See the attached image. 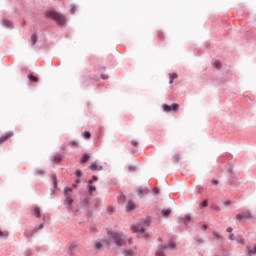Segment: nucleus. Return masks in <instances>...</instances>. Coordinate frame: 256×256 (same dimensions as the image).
Wrapping results in <instances>:
<instances>
[{"instance_id": "1", "label": "nucleus", "mask_w": 256, "mask_h": 256, "mask_svg": "<svg viewBox=\"0 0 256 256\" xmlns=\"http://www.w3.org/2000/svg\"><path fill=\"white\" fill-rule=\"evenodd\" d=\"M108 239L114 241L117 247H123V245H125V236H123V234L112 232L110 233V237Z\"/></svg>"}, {"instance_id": "2", "label": "nucleus", "mask_w": 256, "mask_h": 256, "mask_svg": "<svg viewBox=\"0 0 256 256\" xmlns=\"http://www.w3.org/2000/svg\"><path fill=\"white\" fill-rule=\"evenodd\" d=\"M46 16L49 17L50 19H54L58 25H65V16L63 14L57 13L55 11H48L46 13Z\"/></svg>"}, {"instance_id": "3", "label": "nucleus", "mask_w": 256, "mask_h": 256, "mask_svg": "<svg viewBox=\"0 0 256 256\" xmlns=\"http://www.w3.org/2000/svg\"><path fill=\"white\" fill-rule=\"evenodd\" d=\"M111 238H106V239H102L99 241L95 242V249H97V251H101V249H103V247H106V245H111Z\"/></svg>"}, {"instance_id": "4", "label": "nucleus", "mask_w": 256, "mask_h": 256, "mask_svg": "<svg viewBox=\"0 0 256 256\" xmlns=\"http://www.w3.org/2000/svg\"><path fill=\"white\" fill-rule=\"evenodd\" d=\"M163 111H165V113H169L170 111H179V104L177 103H173L172 105H167L164 104L162 106Z\"/></svg>"}, {"instance_id": "5", "label": "nucleus", "mask_w": 256, "mask_h": 256, "mask_svg": "<svg viewBox=\"0 0 256 256\" xmlns=\"http://www.w3.org/2000/svg\"><path fill=\"white\" fill-rule=\"evenodd\" d=\"M243 219H253V213L246 211L236 215V221H243Z\"/></svg>"}, {"instance_id": "6", "label": "nucleus", "mask_w": 256, "mask_h": 256, "mask_svg": "<svg viewBox=\"0 0 256 256\" xmlns=\"http://www.w3.org/2000/svg\"><path fill=\"white\" fill-rule=\"evenodd\" d=\"M131 229L134 233H145V227H143V224H136L132 226Z\"/></svg>"}, {"instance_id": "7", "label": "nucleus", "mask_w": 256, "mask_h": 256, "mask_svg": "<svg viewBox=\"0 0 256 256\" xmlns=\"http://www.w3.org/2000/svg\"><path fill=\"white\" fill-rule=\"evenodd\" d=\"M137 254V246L134 249H125L123 251L124 256H135Z\"/></svg>"}, {"instance_id": "8", "label": "nucleus", "mask_w": 256, "mask_h": 256, "mask_svg": "<svg viewBox=\"0 0 256 256\" xmlns=\"http://www.w3.org/2000/svg\"><path fill=\"white\" fill-rule=\"evenodd\" d=\"M13 137V132H8L0 137V143H5V141H8V139H11Z\"/></svg>"}, {"instance_id": "9", "label": "nucleus", "mask_w": 256, "mask_h": 256, "mask_svg": "<svg viewBox=\"0 0 256 256\" xmlns=\"http://www.w3.org/2000/svg\"><path fill=\"white\" fill-rule=\"evenodd\" d=\"M37 231H38L37 228H35V229H33V230L26 229V230L24 231V237H27V238L33 237V235H35V233H37Z\"/></svg>"}, {"instance_id": "10", "label": "nucleus", "mask_w": 256, "mask_h": 256, "mask_svg": "<svg viewBox=\"0 0 256 256\" xmlns=\"http://www.w3.org/2000/svg\"><path fill=\"white\" fill-rule=\"evenodd\" d=\"M90 169H91V171H102L103 170V166L99 165V163H97V162H94L90 166Z\"/></svg>"}, {"instance_id": "11", "label": "nucleus", "mask_w": 256, "mask_h": 256, "mask_svg": "<svg viewBox=\"0 0 256 256\" xmlns=\"http://www.w3.org/2000/svg\"><path fill=\"white\" fill-rule=\"evenodd\" d=\"M158 249L159 250L156 251V256H165V253H163V251H165V249H167V246L159 245Z\"/></svg>"}, {"instance_id": "12", "label": "nucleus", "mask_w": 256, "mask_h": 256, "mask_svg": "<svg viewBox=\"0 0 256 256\" xmlns=\"http://www.w3.org/2000/svg\"><path fill=\"white\" fill-rule=\"evenodd\" d=\"M135 203H133V201H128L127 205H126V211H135Z\"/></svg>"}, {"instance_id": "13", "label": "nucleus", "mask_w": 256, "mask_h": 256, "mask_svg": "<svg viewBox=\"0 0 256 256\" xmlns=\"http://www.w3.org/2000/svg\"><path fill=\"white\" fill-rule=\"evenodd\" d=\"M92 185H93V180H90L88 182V191H89V193H93V191L96 190L95 186H92Z\"/></svg>"}, {"instance_id": "14", "label": "nucleus", "mask_w": 256, "mask_h": 256, "mask_svg": "<svg viewBox=\"0 0 256 256\" xmlns=\"http://www.w3.org/2000/svg\"><path fill=\"white\" fill-rule=\"evenodd\" d=\"M2 24L4 25V27H13V23L7 19H3Z\"/></svg>"}, {"instance_id": "15", "label": "nucleus", "mask_w": 256, "mask_h": 256, "mask_svg": "<svg viewBox=\"0 0 256 256\" xmlns=\"http://www.w3.org/2000/svg\"><path fill=\"white\" fill-rule=\"evenodd\" d=\"M62 159H63V157H62L60 154H56V155L54 156L53 162H54V163H61Z\"/></svg>"}, {"instance_id": "16", "label": "nucleus", "mask_w": 256, "mask_h": 256, "mask_svg": "<svg viewBox=\"0 0 256 256\" xmlns=\"http://www.w3.org/2000/svg\"><path fill=\"white\" fill-rule=\"evenodd\" d=\"M9 237V232L0 230V239H7Z\"/></svg>"}, {"instance_id": "17", "label": "nucleus", "mask_w": 256, "mask_h": 256, "mask_svg": "<svg viewBox=\"0 0 256 256\" xmlns=\"http://www.w3.org/2000/svg\"><path fill=\"white\" fill-rule=\"evenodd\" d=\"M28 79L29 81H33L34 83H37V81H39V78H37V76H34L32 74L28 75Z\"/></svg>"}, {"instance_id": "18", "label": "nucleus", "mask_w": 256, "mask_h": 256, "mask_svg": "<svg viewBox=\"0 0 256 256\" xmlns=\"http://www.w3.org/2000/svg\"><path fill=\"white\" fill-rule=\"evenodd\" d=\"M33 215H35V217L39 218L41 217V210H39V208H34L33 210Z\"/></svg>"}, {"instance_id": "19", "label": "nucleus", "mask_w": 256, "mask_h": 256, "mask_svg": "<svg viewBox=\"0 0 256 256\" xmlns=\"http://www.w3.org/2000/svg\"><path fill=\"white\" fill-rule=\"evenodd\" d=\"M30 42L32 45H35L37 43V35L33 34L30 38Z\"/></svg>"}, {"instance_id": "20", "label": "nucleus", "mask_w": 256, "mask_h": 256, "mask_svg": "<svg viewBox=\"0 0 256 256\" xmlns=\"http://www.w3.org/2000/svg\"><path fill=\"white\" fill-rule=\"evenodd\" d=\"M163 217H169L171 215V209L162 210Z\"/></svg>"}, {"instance_id": "21", "label": "nucleus", "mask_w": 256, "mask_h": 256, "mask_svg": "<svg viewBox=\"0 0 256 256\" xmlns=\"http://www.w3.org/2000/svg\"><path fill=\"white\" fill-rule=\"evenodd\" d=\"M248 255H256V245L254 246V249L251 250L250 247H247Z\"/></svg>"}, {"instance_id": "22", "label": "nucleus", "mask_w": 256, "mask_h": 256, "mask_svg": "<svg viewBox=\"0 0 256 256\" xmlns=\"http://www.w3.org/2000/svg\"><path fill=\"white\" fill-rule=\"evenodd\" d=\"M90 159L88 154H84L83 158L80 160V163H87V160Z\"/></svg>"}, {"instance_id": "23", "label": "nucleus", "mask_w": 256, "mask_h": 256, "mask_svg": "<svg viewBox=\"0 0 256 256\" xmlns=\"http://www.w3.org/2000/svg\"><path fill=\"white\" fill-rule=\"evenodd\" d=\"M83 137H84V139H91V132H89V131L84 132Z\"/></svg>"}, {"instance_id": "24", "label": "nucleus", "mask_w": 256, "mask_h": 256, "mask_svg": "<svg viewBox=\"0 0 256 256\" xmlns=\"http://www.w3.org/2000/svg\"><path fill=\"white\" fill-rule=\"evenodd\" d=\"M179 159H181V157L177 154L172 157V161H174V163L179 162Z\"/></svg>"}, {"instance_id": "25", "label": "nucleus", "mask_w": 256, "mask_h": 256, "mask_svg": "<svg viewBox=\"0 0 256 256\" xmlns=\"http://www.w3.org/2000/svg\"><path fill=\"white\" fill-rule=\"evenodd\" d=\"M69 145H71L72 147H79V142L73 140L69 143Z\"/></svg>"}, {"instance_id": "26", "label": "nucleus", "mask_w": 256, "mask_h": 256, "mask_svg": "<svg viewBox=\"0 0 256 256\" xmlns=\"http://www.w3.org/2000/svg\"><path fill=\"white\" fill-rule=\"evenodd\" d=\"M189 221H191V215L187 214V215L184 217V223H189Z\"/></svg>"}, {"instance_id": "27", "label": "nucleus", "mask_w": 256, "mask_h": 256, "mask_svg": "<svg viewBox=\"0 0 256 256\" xmlns=\"http://www.w3.org/2000/svg\"><path fill=\"white\" fill-rule=\"evenodd\" d=\"M207 205H208L207 200H204V201L202 202V204L200 205V209H205V207H207Z\"/></svg>"}, {"instance_id": "28", "label": "nucleus", "mask_w": 256, "mask_h": 256, "mask_svg": "<svg viewBox=\"0 0 256 256\" xmlns=\"http://www.w3.org/2000/svg\"><path fill=\"white\" fill-rule=\"evenodd\" d=\"M66 203H68V205H72L73 199H71L69 196H66Z\"/></svg>"}, {"instance_id": "29", "label": "nucleus", "mask_w": 256, "mask_h": 256, "mask_svg": "<svg viewBox=\"0 0 256 256\" xmlns=\"http://www.w3.org/2000/svg\"><path fill=\"white\" fill-rule=\"evenodd\" d=\"M214 67H215L216 69H221V62L216 61V62L214 63Z\"/></svg>"}, {"instance_id": "30", "label": "nucleus", "mask_w": 256, "mask_h": 256, "mask_svg": "<svg viewBox=\"0 0 256 256\" xmlns=\"http://www.w3.org/2000/svg\"><path fill=\"white\" fill-rule=\"evenodd\" d=\"M72 191H73L72 188H65V189H64V195L67 196V193H71Z\"/></svg>"}, {"instance_id": "31", "label": "nucleus", "mask_w": 256, "mask_h": 256, "mask_svg": "<svg viewBox=\"0 0 256 256\" xmlns=\"http://www.w3.org/2000/svg\"><path fill=\"white\" fill-rule=\"evenodd\" d=\"M213 236L215 237V239H221V234H219L218 232H213Z\"/></svg>"}, {"instance_id": "32", "label": "nucleus", "mask_w": 256, "mask_h": 256, "mask_svg": "<svg viewBox=\"0 0 256 256\" xmlns=\"http://www.w3.org/2000/svg\"><path fill=\"white\" fill-rule=\"evenodd\" d=\"M237 241H238V243H240L241 245H245V240H243L242 237H238Z\"/></svg>"}, {"instance_id": "33", "label": "nucleus", "mask_w": 256, "mask_h": 256, "mask_svg": "<svg viewBox=\"0 0 256 256\" xmlns=\"http://www.w3.org/2000/svg\"><path fill=\"white\" fill-rule=\"evenodd\" d=\"M131 145H133V147H137L139 145V142L137 140H132Z\"/></svg>"}, {"instance_id": "34", "label": "nucleus", "mask_w": 256, "mask_h": 256, "mask_svg": "<svg viewBox=\"0 0 256 256\" xmlns=\"http://www.w3.org/2000/svg\"><path fill=\"white\" fill-rule=\"evenodd\" d=\"M213 211L219 212L221 208L219 206H212Z\"/></svg>"}, {"instance_id": "35", "label": "nucleus", "mask_w": 256, "mask_h": 256, "mask_svg": "<svg viewBox=\"0 0 256 256\" xmlns=\"http://www.w3.org/2000/svg\"><path fill=\"white\" fill-rule=\"evenodd\" d=\"M170 79H177V73L170 74Z\"/></svg>"}, {"instance_id": "36", "label": "nucleus", "mask_w": 256, "mask_h": 256, "mask_svg": "<svg viewBox=\"0 0 256 256\" xmlns=\"http://www.w3.org/2000/svg\"><path fill=\"white\" fill-rule=\"evenodd\" d=\"M76 177H81L82 173H81V170H76V173H75Z\"/></svg>"}, {"instance_id": "37", "label": "nucleus", "mask_w": 256, "mask_h": 256, "mask_svg": "<svg viewBox=\"0 0 256 256\" xmlns=\"http://www.w3.org/2000/svg\"><path fill=\"white\" fill-rule=\"evenodd\" d=\"M168 247H170V249H175V243L174 242H170Z\"/></svg>"}, {"instance_id": "38", "label": "nucleus", "mask_w": 256, "mask_h": 256, "mask_svg": "<svg viewBox=\"0 0 256 256\" xmlns=\"http://www.w3.org/2000/svg\"><path fill=\"white\" fill-rule=\"evenodd\" d=\"M70 13H71L72 15H75V6H72V7H71Z\"/></svg>"}, {"instance_id": "39", "label": "nucleus", "mask_w": 256, "mask_h": 256, "mask_svg": "<svg viewBox=\"0 0 256 256\" xmlns=\"http://www.w3.org/2000/svg\"><path fill=\"white\" fill-rule=\"evenodd\" d=\"M153 193H154V195H158V193H159V188H154V189H153Z\"/></svg>"}, {"instance_id": "40", "label": "nucleus", "mask_w": 256, "mask_h": 256, "mask_svg": "<svg viewBox=\"0 0 256 256\" xmlns=\"http://www.w3.org/2000/svg\"><path fill=\"white\" fill-rule=\"evenodd\" d=\"M53 181H54L55 187H57V176H53Z\"/></svg>"}, {"instance_id": "41", "label": "nucleus", "mask_w": 256, "mask_h": 256, "mask_svg": "<svg viewBox=\"0 0 256 256\" xmlns=\"http://www.w3.org/2000/svg\"><path fill=\"white\" fill-rule=\"evenodd\" d=\"M229 239H230V241H234V240H235V235L230 234V235H229Z\"/></svg>"}, {"instance_id": "42", "label": "nucleus", "mask_w": 256, "mask_h": 256, "mask_svg": "<svg viewBox=\"0 0 256 256\" xmlns=\"http://www.w3.org/2000/svg\"><path fill=\"white\" fill-rule=\"evenodd\" d=\"M108 211H109V213H113V212H115V208L109 207V208H108Z\"/></svg>"}, {"instance_id": "43", "label": "nucleus", "mask_w": 256, "mask_h": 256, "mask_svg": "<svg viewBox=\"0 0 256 256\" xmlns=\"http://www.w3.org/2000/svg\"><path fill=\"white\" fill-rule=\"evenodd\" d=\"M227 232H228V233H233V228L228 227V228H227Z\"/></svg>"}, {"instance_id": "44", "label": "nucleus", "mask_w": 256, "mask_h": 256, "mask_svg": "<svg viewBox=\"0 0 256 256\" xmlns=\"http://www.w3.org/2000/svg\"><path fill=\"white\" fill-rule=\"evenodd\" d=\"M128 243H129V245H132L133 244V238H129Z\"/></svg>"}, {"instance_id": "45", "label": "nucleus", "mask_w": 256, "mask_h": 256, "mask_svg": "<svg viewBox=\"0 0 256 256\" xmlns=\"http://www.w3.org/2000/svg\"><path fill=\"white\" fill-rule=\"evenodd\" d=\"M212 183H213L214 185H218V184H219V181L213 180Z\"/></svg>"}, {"instance_id": "46", "label": "nucleus", "mask_w": 256, "mask_h": 256, "mask_svg": "<svg viewBox=\"0 0 256 256\" xmlns=\"http://www.w3.org/2000/svg\"><path fill=\"white\" fill-rule=\"evenodd\" d=\"M144 225H146V227H149V221L148 220L144 221Z\"/></svg>"}, {"instance_id": "47", "label": "nucleus", "mask_w": 256, "mask_h": 256, "mask_svg": "<svg viewBox=\"0 0 256 256\" xmlns=\"http://www.w3.org/2000/svg\"><path fill=\"white\" fill-rule=\"evenodd\" d=\"M159 39H163V33L158 34Z\"/></svg>"}, {"instance_id": "48", "label": "nucleus", "mask_w": 256, "mask_h": 256, "mask_svg": "<svg viewBox=\"0 0 256 256\" xmlns=\"http://www.w3.org/2000/svg\"><path fill=\"white\" fill-rule=\"evenodd\" d=\"M97 176H93V178H92V183H93V181H97Z\"/></svg>"}, {"instance_id": "49", "label": "nucleus", "mask_w": 256, "mask_h": 256, "mask_svg": "<svg viewBox=\"0 0 256 256\" xmlns=\"http://www.w3.org/2000/svg\"><path fill=\"white\" fill-rule=\"evenodd\" d=\"M107 78H108V76L102 75V79H107Z\"/></svg>"}, {"instance_id": "50", "label": "nucleus", "mask_w": 256, "mask_h": 256, "mask_svg": "<svg viewBox=\"0 0 256 256\" xmlns=\"http://www.w3.org/2000/svg\"><path fill=\"white\" fill-rule=\"evenodd\" d=\"M140 193H147V190H140Z\"/></svg>"}, {"instance_id": "51", "label": "nucleus", "mask_w": 256, "mask_h": 256, "mask_svg": "<svg viewBox=\"0 0 256 256\" xmlns=\"http://www.w3.org/2000/svg\"><path fill=\"white\" fill-rule=\"evenodd\" d=\"M39 229H43V223L39 225Z\"/></svg>"}, {"instance_id": "52", "label": "nucleus", "mask_w": 256, "mask_h": 256, "mask_svg": "<svg viewBox=\"0 0 256 256\" xmlns=\"http://www.w3.org/2000/svg\"><path fill=\"white\" fill-rule=\"evenodd\" d=\"M169 83H170V85H172V83H173V79H170Z\"/></svg>"}, {"instance_id": "53", "label": "nucleus", "mask_w": 256, "mask_h": 256, "mask_svg": "<svg viewBox=\"0 0 256 256\" xmlns=\"http://www.w3.org/2000/svg\"><path fill=\"white\" fill-rule=\"evenodd\" d=\"M39 174H40V175H43V171H39Z\"/></svg>"}, {"instance_id": "54", "label": "nucleus", "mask_w": 256, "mask_h": 256, "mask_svg": "<svg viewBox=\"0 0 256 256\" xmlns=\"http://www.w3.org/2000/svg\"><path fill=\"white\" fill-rule=\"evenodd\" d=\"M120 199H125V196H121Z\"/></svg>"}, {"instance_id": "55", "label": "nucleus", "mask_w": 256, "mask_h": 256, "mask_svg": "<svg viewBox=\"0 0 256 256\" xmlns=\"http://www.w3.org/2000/svg\"><path fill=\"white\" fill-rule=\"evenodd\" d=\"M203 227H204V229H207V225H204Z\"/></svg>"}, {"instance_id": "56", "label": "nucleus", "mask_w": 256, "mask_h": 256, "mask_svg": "<svg viewBox=\"0 0 256 256\" xmlns=\"http://www.w3.org/2000/svg\"><path fill=\"white\" fill-rule=\"evenodd\" d=\"M145 237H147V234H144Z\"/></svg>"}]
</instances>
